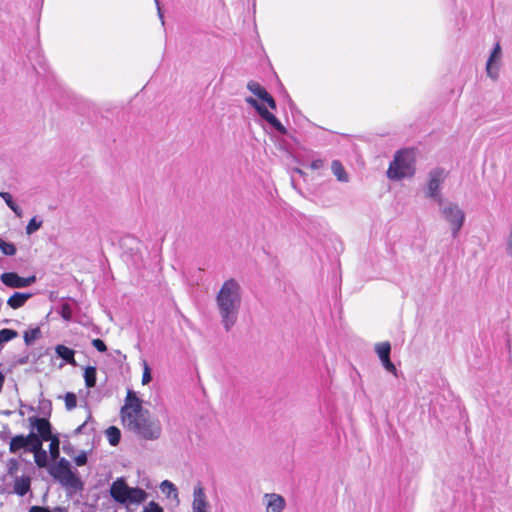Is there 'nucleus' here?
Wrapping results in <instances>:
<instances>
[{
  "label": "nucleus",
  "instance_id": "423d86ee",
  "mask_svg": "<svg viewBox=\"0 0 512 512\" xmlns=\"http://www.w3.org/2000/svg\"><path fill=\"white\" fill-rule=\"evenodd\" d=\"M446 177L445 170L442 168H435L429 172V180L427 184L426 195L429 198L442 199L439 194V189Z\"/></svg>",
  "mask_w": 512,
  "mask_h": 512
},
{
  "label": "nucleus",
  "instance_id": "c85d7f7f",
  "mask_svg": "<svg viewBox=\"0 0 512 512\" xmlns=\"http://www.w3.org/2000/svg\"><path fill=\"white\" fill-rule=\"evenodd\" d=\"M375 350L380 359L386 358V357L390 356L391 345L389 342H381L375 346Z\"/></svg>",
  "mask_w": 512,
  "mask_h": 512
},
{
  "label": "nucleus",
  "instance_id": "cd10ccee",
  "mask_svg": "<svg viewBox=\"0 0 512 512\" xmlns=\"http://www.w3.org/2000/svg\"><path fill=\"white\" fill-rule=\"evenodd\" d=\"M84 379L87 387H94L96 384V369L91 366L87 367L84 372Z\"/></svg>",
  "mask_w": 512,
  "mask_h": 512
},
{
  "label": "nucleus",
  "instance_id": "2eb2a0df",
  "mask_svg": "<svg viewBox=\"0 0 512 512\" xmlns=\"http://www.w3.org/2000/svg\"><path fill=\"white\" fill-rule=\"evenodd\" d=\"M32 294L30 293H14L8 300L7 304L12 309H18L25 305V303L30 299Z\"/></svg>",
  "mask_w": 512,
  "mask_h": 512
},
{
  "label": "nucleus",
  "instance_id": "4be33fe9",
  "mask_svg": "<svg viewBox=\"0 0 512 512\" xmlns=\"http://www.w3.org/2000/svg\"><path fill=\"white\" fill-rule=\"evenodd\" d=\"M42 442L43 440L37 434L32 432L26 436V449H29L34 453V451L40 450V448H42Z\"/></svg>",
  "mask_w": 512,
  "mask_h": 512
},
{
  "label": "nucleus",
  "instance_id": "79ce46f5",
  "mask_svg": "<svg viewBox=\"0 0 512 512\" xmlns=\"http://www.w3.org/2000/svg\"><path fill=\"white\" fill-rule=\"evenodd\" d=\"M92 345L100 352H105L107 349L105 343L100 339H94Z\"/></svg>",
  "mask_w": 512,
  "mask_h": 512
},
{
  "label": "nucleus",
  "instance_id": "a878e982",
  "mask_svg": "<svg viewBox=\"0 0 512 512\" xmlns=\"http://www.w3.org/2000/svg\"><path fill=\"white\" fill-rule=\"evenodd\" d=\"M161 491L167 495V497L178 498V490L176 486L169 480H164L160 484Z\"/></svg>",
  "mask_w": 512,
  "mask_h": 512
},
{
  "label": "nucleus",
  "instance_id": "f3484780",
  "mask_svg": "<svg viewBox=\"0 0 512 512\" xmlns=\"http://www.w3.org/2000/svg\"><path fill=\"white\" fill-rule=\"evenodd\" d=\"M31 481L28 476L16 477L14 481V492L24 496L30 490Z\"/></svg>",
  "mask_w": 512,
  "mask_h": 512
},
{
  "label": "nucleus",
  "instance_id": "9d476101",
  "mask_svg": "<svg viewBox=\"0 0 512 512\" xmlns=\"http://www.w3.org/2000/svg\"><path fill=\"white\" fill-rule=\"evenodd\" d=\"M247 88L262 102L266 103L267 106L272 109L276 110V101L271 96V94L258 82L256 81H249L247 84Z\"/></svg>",
  "mask_w": 512,
  "mask_h": 512
},
{
  "label": "nucleus",
  "instance_id": "39448f33",
  "mask_svg": "<svg viewBox=\"0 0 512 512\" xmlns=\"http://www.w3.org/2000/svg\"><path fill=\"white\" fill-rule=\"evenodd\" d=\"M246 102L254 108L258 117L268 123L271 128H285L283 124L276 118V116L270 112L265 105L266 103H261L257 99L253 97H247Z\"/></svg>",
  "mask_w": 512,
  "mask_h": 512
},
{
  "label": "nucleus",
  "instance_id": "8fccbe9b",
  "mask_svg": "<svg viewBox=\"0 0 512 512\" xmlns=\"http://www.w3.org/2000/svg\"><path fill=\"white\" fill-rule=\"evenodd\" d=\"M155 3L157 6L158 15H159L160 19L163 20L164 16H163L162 10L160 8L159 0H155ZM162 23H164V21H162Z\"/></svg>",
  "mask_w": 512,
  "mask_h": 512
},
{
  "label": "nucleus",
  "instance_id": "6e6552de",
  "mask_svg": "<svg viewBox=\"0 0 512 512\" xmlns=\"http://www.w3.org/2000/svg\"><path fill=\"white\" fill-rule=\"evenodd\" d=\"M54 476L57 477L62 484L69 487H77L79 484V479L77 476L70 470L69 465L64 460H61L59 466L54 473Z\"/></svg>",
  "mask_w": 512,
  "mask_h": 512
},
{
  "label": "nucleus",
  "instance_id": "2f4dec72",
  "mask_svg": "<svg viewBox=\"0 0 512 512\" xmlns=\"http://www.w3.org/2000/svg\"><path fill=\"white\" fill-rule=\"evenodd\" d=\"M17 332L12 329H2L0 330V346H2L4 343L9 342L10 340L17 337Z\"/></svg>",
  "mask_w": 512,
  "mask_h": 512
},
{
  "label": "nucleus",
  "instance_id": "c756f323",
  "mask_svg": "<svg viewBox=\"0 0 512 512\" xmlns=\"http://www.w3.org/2000/svg\"><path fill=\"white\" fill-rule=\"evenodd\" d=\"M40 336L39 328H32L24 333V341L27 345L33 344Z\"/></svg>",
  "mask_w": 512,
  "mask_h": 512
},
{
  "label": "nucleus",
  "instance_id": "6ab92c4d",
  "mask_svg": "<svg viewBox=\"0 0 512 512\" xmlns=\"http://www.w3.org/2000/svg\"><path fill=\"white\" fill-rule=\"evenodd\" d=\"M148 498V493L139 487H130V504H141Z\"/></svg>",
  "mask_w": 512,
  "mask_h": 512
},
{
  "label": "nucleus",
  "instance_id": "aec40b11",
  "mask_svg": "<svg viewBox=\"0 0 512 512\" xmlns=\"http://www.w3.org/2000/svg\"><path fill=\"white\" fill-rule=\"evenodd\" d=\"M130 250H135V254L133 255L135 264L142 262L143 254L147 252V248L136 239L133 240V243L130 241Z\"/></svg>",
  "mask_w": 512,
  "mask_h": 512
},
{
  "label": "nucleus",
  "instance_id": "b1692460",
  "mask_svg": "<svg viewBox=\"0 0 512 512\" xmlns=\"http://www.w3.org/2000/svg\"><path fill=\"white\" fill-rule=\"evenodd\" d=\"M26 447H27L26 436L17 435L11 439L9 449H10V452L15 453V452L19 451L20 449L26 448Z\"/></svg>",
  "mask_w": 512,
  "mask_h": 512
},
{
  "label": "nucleus",
  "instance_id": "37998d69",
  "mask_svg": "<svg viewBox=\"0 0 512 512\" xmlns=\"http://www.w3.org/2000/svg\"><path fill=\"white\" fill-rule=\"evenodd\" d=\"M87 462V457L84 453L78 455L76 458H75V463L77 466H83L85 465Z\"/></svg>",
  "mask_w": 512,
  "mask_h": 512
},
{
  "label": "nucleus",
  "instance_id": "1a4fd4ad",
  "mask_svg": "<svg viewBox=\"0 0 512 512\" xmlns=\"http://www.w3.org/2000/svg\"><path fill=\"white\" fill-rule=\"evenodd\" d=\"M501 55H502L501 46L499 43H496V45L492 49L490 56L486 63L487 75L493 80H497L499 78L498 62L501 58Z\"/></svg>",
  "mask_w": 512,
  "mask_h": 512
},
{
  "label": "nucleus",
  "instance_id": "ea45409f",
  "mask_svg": "<svg viewBox=\"0 0 512 512\" xmlns=\"http://www.w3.org/2000/svg\"><path fill=\"white\" fill-rule=\"evenodd\" d=\"M29 512H65V510L62 508H56L53 511H50L49 509H47L45 507L32 506L30 508Z\"/></svg>",
  "mask_w": 512,
  "mask_h": 512
},
{
  "label": "nucleus",
  "instance_id": "4c0bfd02",
  "mask_svg": "<svg viewBox=\"0 0 512 512\" xmlns=\"http://www.w3.org/2000/svg\"><path fill=\"white\" fill-rule=\"evenodd\" d=\"M76 404H77V399H76L75 394L67 393L65 395V405H66L67 409L71 410V409L75 408Z\"/></svg>",
  "mask_w": 512,
  "mask_h": 512
},
{
  "label": "nucleus",
  "instance_id": "7c9ffc66",
  "mask_svg": "<svg viewBox=\"0 0 512 512\" xmlns=\"http://www.w3.org/2000/svg\"><path fill=\"white\" fill-rule=\"evenodd\" d=\"M34 459L39 467H46L48 463V455L42 448H40V450L34 451Z\"/></svg>",
  "mask_w": 512,
  "mask_h": 512
},
{
  "label": "nucleus",
  "instance_id": "f03ea898",
  "mask_svg": "<svg viewBox=\"0 0 512 512\" xmlns=\"http://www.w3.org/2000/svg\"><path fill=\"white\" fill-rule=\"evenodd\" d=\"M130 431L140 441H156L162 433L158 418L143 407V401L130 390Z\"/></svg>",
  "mask_w": 512,
  "mask_h": 512
},
{
  "label": "nucleus",
  "instance_id": "9b49d317",
  "mask_svg": "<svg viewBox=\"0 0 512 512\" xmlns=\"http://www.w3.org/2000/svg\"><path fill=\"white\" fill-rule=\"evenodd\" d=\"M209 503L202 486L198 485L193 491L192 512H209Z\"/></svg>",
  "mask_w": 512,
  "mask_h": 512
},
{
  "label": "nucleus",
  "instance_id": "5701e85b",
  "mask_svg": "<svg viewBox=\"0 0 512 512\" xmlns=\"http://www.w3.org/2000/svg\"><path fill=\"white\" fill-rule=\"evenodd\" d=\"M0 197L5 201L7 206L18 216H22V209L15 203L12 196L8 192H0Z\"/></svg>",
  "mask_w": 512,
  "mask_h": 512
},
{
  "label": "nucleus",
  "instance_id": "412c9836",
  "mask_svg": "<svg viewBox=\"0 0 512 512\" xmlns=\"http://www.w3.org/2000/svg\"><path fill=\"white\" fill-rule=\"evenodd\" d=\"M290 108H291L294 125L299 126L300 128H303V127L311 124V122L308 118L303 116L300 111L295 109L293 103L290 104Z\"/></svg>",
  "mask_w": 512,
  "mask_h": 512
},
{
  "label": "nucleus",
  "instance_id": "ddd939ff",
  "mask_svg": "<svg viewBox=\"0 0 512 512\" xmlns=\"http://www.w3.org/2000/svg\"><path fill=\"white\" fill-rule=\"evenodd\" d=\"M112 497L121 502L125 503L128 500V485L124 479H118L111 487Z\"/></svg>",
  "mask_w": 512,
  "mask_h": 512
},
{
  "label": "nucleus",
  "instance_id": "f8f14e48",
  "mask_svg": "<svg viewBox=\"0 0 512 512\" xmlns=\"http://www.w3.org/2000/svg\"><path fill=\"white\" fill-rule=\"evenodd\" d=\"M29 422L33 428H35L38 432V436L43 441H48L51 439V426L47 419L38 418V417H30Z\"/></svg>",
  "mask_w": 512,
  "mask_h": 512
},
{
  "label": "nucleus",
  "instance_id": "f704fd0d",
  "mask_svg": "<svg viewBox=\"0 0 512 512\" xmlns=\"http://www.w3.org/2000/svg\"><path fill=\"white\" fill-rule=\"evenodd\" d=\"M0 250L3 254L12 256L16 253V247L13 243L5 242L0 238Z\"/></svg>",
  "mask_w": 512,
  "mask_h": 512
},
{
  "label": "nucleus",
  "instance_id": "a19ab883",
  "mask_svg": "<svg viewBox=\"0 0 512 512\" xmlns=\"http://www.w3.org/2000/svg\"><path fill=\"white\" fill-rule=\"evenodd\" d=\"M506 253L512 258V229H509L506 239Z\"/></svg>",
  "mask_w": 512,
  "mask_h": 512
},
{
  "label": "nucleus",
  "instance_id": "864d4df0",
  "mask_svg": "<svg viewBox=\"0 0 512 512\" xmlns=\"http://www.w3.org/2000/svg\"><path fill=\"white\" fill-rule=\"evenodd\" d=\"M278 132H282V133H286L287 130L286 129H283V130H277Z\"/></svg>",
  "mask_w": 512,
  "mask_h": 512
},
{
  "label": "nucleus",
  "instance_id": "393cba45",
  "mask_svg": "<svg viewBox=\"0 0 512 512\" xmlns=\"http://www.w3.org/2000/svg\"><path fill=\"white\" fill-rule=\"evenodd\" d=\"M87 124L94 127H106L108 125L107 117L93 110V115L89 116Z\"/></svg>",
  "mask_w": 512,
  "mask_h": 512
},
{
  "label": "nucleus",
  "instance_id": "0eeeda50",
  "mask_svg": "<svg viewBox=\"0 0 512 512\" xmlns=\"http://www.w3.org/2000/svg\"><path fill=\"white\" fill-rule=\"evenodd\" d=\"M0 279L4 285L10 288H25L36 281L35 276L24 278L20 277L17 273L14 272L3 273Z\"/></svg>",
  "mask_w": 512,
  "mask_h": 512
},
{
  "label": "nucleus",
  "instance_id": "a211bd4d",
  "mask_svg": "<svg viewBox=\"0 0 512 512\" xmlns=\"http://www.w3.org/2000/svg\"><path fill=\"white\" fill-rule=\"evenodd\" d=\"M331 170L339 182L347 183L349 181L348 174L340 161L333 160Z\"/></svg>",
  "mask_w": 512,
  "mask_h": 512
},
{
  "label": "nucleus",
  "instance_id": "72a5a7b5",
  "mask_svg": "<svg viewBox=\"0 0 512 512\" xmlns=\"http://www.w3.org/2000/svg\"><path fill=\"white\" fill-rule=\"evenodd\" d=\"M141 364L143 367V375H142V385L148 384L152 380L151 376V368L148 365L147 361L145 359L141 360Z\"/></svg>",
  "mask_w": 512,
  "mask_h": 512
},
{
  "label": "nucleus",
  "instance_id": "09e8293b",
  "mask_svg": "<svg viewBox=\"0 0 512 512\" xmlns=\"http://www.w3.org/2000/svg\"><path fill=\"white\" fill-rule=\"evenodd\" d=\"M139 484L144 486L145 488H150V481L148 478L146 477H143L140 481H139Z\"/></svg>",
  "mask_w": 512,
  "mask_h": 512
},
{
  "label": "nucleus",
  "instance_id": "20e7f679",
  "mask_svg": "<svg viewBox=\"0 0 512 512\" xmlns=\"http://www.w3.org/2000/svg\"><path fill=\"white\" fill-rule=\"evenodd\" d=\"M438 204L442 218L449 224L453 238H456L465 221L463 209L458 204L443 199H439Z\"/></svg>",
  "mask_w": 512,
  "mask_h": 512
},
{
  "label": "nucleus",
  "instance_id": "dca6fc26",
  "mask_svg": "<svg viewBox=\"0 0 512 512\" xmlns=\"http://www.w3.org/2000/svg\"><path fill=\"white\" fill-rule=\"evenodd\" d=\"M55 352L57 356L63 359L66 363L71 364L73 366L76 365V361L74 358L75 352L71 348L65 345H57L55 347Z\"/></svg>",
  "mask_w": 512,
  "mask_h": 512
},
{
  "label": "nucleus",
  "instance_id": "a18cd8bd",
  "mask_svg": "<svg viewBox=\"0 0 512 512\" xmlns=\"http://www.w3.org/2000/svg\"><path fill=\"white\" fill-rule=\"evenodd\" d=\"M127 411H128V395L126 396L124 405L122 406V409H121V414H122L123 419H125Z\"/></svg>",
  "mask_w": 512,
  "mask_h": 512
},
{
  "label": "nucleus",
  "instance_id": "de8ad7c7",
  "mask_svg": "<svg viewBox=\"0 0 512 512\" xmlns=\"http://www.w3.org/2000/svg\"><path fill=\"white\" fill-rule=\"evenodd\" d=\"M38 64H39L40 68L43 70V72L46 73V71H47L46 61L42 56H39Z\"/></svg>",
  "mask_w": 512,
  "mask_h": 512
},
{
  "label": "nucleus",
  "instance_id": "7ed1b4c3",
  "mask_svg": "<svg viewBox=\"0 0 512 512\" xmlns=\"http://www.w3.org/2000/svg\"><path fill=\"white\" fill-rule=\"evenodd\" d=\"M415 173V157L412 150L402 149L395 153L390 162L387 177L392 181L412 177Z\"/></svg>",
  "mask_w": 512,
  "mask_h": 512
},
{
  "label": "nucleus",
  "instance_id": "603ef678",
  "mask_svg": "<svg viewBox=\"0 0 512 512\" xmlns=\"http://www.w3.org/2000/svg\"><path fill=\"white\" fill-rule=\"evenodd\" d=\"M292 172L297 173V174H299L300 176H304V175H305L304 171H303V170H301L300 168H294V169L292 170Z\"/></svg>",
  "mask_w": 512,
  "mask_h": 512
},
{
  "label": "nucleus",
  "instance_id": "c9c22d12",
  "mask_svg": "<svg viewBox=\"0 0 512 512\" xmlns=\"http://www.w3.org/2000/svg\"><path fill=\"white\" fill-rule=\"evenodd\" d=\"M42 225V221H38L35 217L32 218L28 225L26 226V233L28 235H31L33 234L34 232H36Z\"/></svg>",
  "mask_w": 512,
  "mask_h": 512
},
{
  "label": "nucleus",
  "instance_id": "473e14b6",
  "mask_svg": "<svg viewBox=\"0 0 512 512\" xmlns=\"http://www.w3.org/2000/svg\"><path fill=\"white\" fill-rule=\"evenodd\" d=\"M50 441V445H49V452H50V456L53 460L57 459L58 456H59V440L58 438L56 437H51V439L49 440Z\"/></svg>",
  "mask_w": 512,
  "mask_h": 512
},
{
  "label": "nucleus",
  "instance_id": "58836bf2",
  "mask_svg": "<svg viewBox=\"0 0 512 512\" xmlns=\"http://www.w3.org/2000/svg\"><path fill=\"white\" fill-rule=\"evenodd\" d=\"M142 512H164V511L158 503L151 501L146 506L143 507Z\"/></svg>",
  "mask_w": 512,
  "mask_h": 512
},
{
  "label": "nucleus",
  "instance_id": "bb28decb",
  "mask_svg": "<svg viewBox=\"0 0 512 512\" xmlns=\"http://www.w3.org/2000/svg\"><path fill=\"white\" fill-rule=\"evenodd\" d=\"M105 434H106V437H107L109 443L112 446H116L119 443L120 437H121V433H120V430L118 428H116L115 426H110L105 431Z\"/></svg>",
  "mask_w": 512,
  "mask_h": 512
},
{
  "label": "nucleus",
  "instance_id": "5fc2aeb1",
  "mask_svg": "<svg viewBox=\"0 0 512 512\" xmlns=\"http://www.w3.org/2000/svg\"><path fill=\"white\" fill-rule=\"evenodd\" d=\"M315 128H319V129H322L323 127L322 126H319V125H316Z\"/></svg>",
  "mask_w": 512,
  "mask_h": 512
},
{
  "label": "nucleus",
  "instance_id": "e433bc0d",
  "mask_svg": "<svg viewBox=\"0 0 512 512\" xmlns=\"http://www.w3.org/2000/svg\"><path fill=\"white\" fill-rule=\"evenodd\" d=\"M381 363L383 365V367L390 373L396 375L397 374V369L395 367V365L391 362L390 360V356L386 357V358H381Z\"/></svg>",
  "mask_w": 512,
  "mask_h": 512
},
{
  "label": "nucleus",
  "instance_id": "3c124183",
  "mask_svg": "<svg viewBox=\"0 0 512 512\" xmlns=\"http://www.w3.org/2000/svg\"><path fill=\"white\" fill-rule=\"evenodd\" d=\"M4 382H5V375L2 371H0V392L2 391Z\"/></svg>",
  "mask_w": 512,
  "mask_h": 512
},
{
  "label": "nucleus",
  "instance_id": "49530a36",
  "mask_svg": "<svg viewBox=\"0 0 512 512\" xmlns=\"http://www.w3.org/2000/svg\"><path fill=\"white\" fill-rule=\"evenodd\" d=\"M62 317L66 320H69L71 317V312L67 306L62 308Z\"/></svg>",
  "mask_w": 512,
  "mask_h": 512
},
{
  "label": "nucleus",
  "instance_id": "f257e3e1",
  "mask_svg": "<svg viewBox=\"0 0 512 512\" xmlns=\"http://www.w3.org/2000/svg\"><path fill=\"white\" fill-rule=\"evenodd\" d=\"M216 308L221 324L229 332L237 323L242 305V288L240 283L229 278L222 284L215 297Z\"/></svg>",
  "mask_w": 512,
  "mask_h": 512
},
{
  "label": "nucleus",
  "instance_id": "c03bdc74",
  "mask_svg": "<svg viewBox=\"0 0 512 512\" xmlns=\"http://www.w3.org/2000/svg\"><path fill=\"white\" fill-rule=\"evenodd\" d=\"M323 165H324L323 160H321V159H316V160L312 161V163L310 164V167H311V169H313V170H318V169L322 168V167H323Z\"/></svg>",
  "mask_w": 512,
  "mask_h": 512
},
{
  "label": "nucleus",
  "instance_id": "4468645a",
  "mask_svg": "<svg viewBox=\"0 0 512 512\" xmlns=\"http://www.w3.org/2000/svg\"><path fill=\"white\" fill-rule=\"evenodd\" d=\"M267 499L266 512H282L285 508V499L278 494H265Z\"/></svg>",
  "mask_w": 512,
  "mask_h": 512
}]
</instances>
